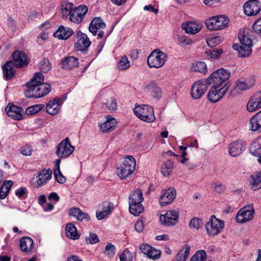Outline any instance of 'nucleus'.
<instances>
[{
    "label": "nucleus",
    "mask_w": 261,
    "mask_h": 261,
    "mask_svg": "<svg viewBox=\"0 0 261 261\" xmlns=\"http://www.w3.org/2000/svg\"><path fill=\"white\" fill-rule=\"evenodd\" d=\"M179 219V212L175 210L168 211L165 214L161 215L160 217L161 222L167 226L174 225Z\"/></svg>",
    "instance_id": "4468645a"
},
{
    "label": "nucleus",
    "mask_w": 261,
    "mask_h": 261,
    "mask_svg": "<svg viewBox=\"0 0 261 261\" xmlns=\"http://www.w3.org/2000/svg\"><path fill=\"white\" fill-rule=\"evenodd\" d=\"M200 221V220L198 219V218H193L189 223L190 227L192 229H195L196 230L198 229V228H199Z\"/></svg>",
    "instance_id": "338daca9"
},
{
    "label": "nucleus",
    "mask_w": 261,
    "mask_h": 261,
    "mask_svg": "<svg viewBox=\"0 0 261 261\" xmlns=\"http://www.w3.org/2000/svg\"><path fill=\"white\" fill-rule=\"evenodd\" d=\"M44 108V105L43 104H37L31 107H28L25 112L28 115H34L39 112L42 109Z\"/></svg>",
    "instance_id": "09e8293b"
},
{
    "label": "nucleus",
    "mask_w": 261,
    "mask_h": 261,
    "mask_svg": "<svg viewBox=\"0 0 261 261\" xmlns=\"http://www.w3.org/2000/svg\"><path fill=\"white\" fill-rule=\"evenodd\" d=\"M39 88L41 94H42V97L47 95L51 90V86L47 84H41L39 85Z\"/></svg>",
    "instance_id": "052dcab7"
},
{
    "label": "nucleus",
    "mask_w": 261,
    "mask_h": 261,
    "mask_svg": "<svg viewBox=\"0 0 261 261\" xmlns=\"http://www.w3.org/2000/svg\"><path fill=\"white\" fill-rule=\"evenodd\" d=\"M227 90L228 87L226 86L221 88L213 86L207 95V99L212 102H216L225 95Z\"/></svg>",
    "instance_id": "ddd939ff"
},
{
    "label": "nucleus",
    "mask_w": 261,
    "mask_h": 261,
    "mask_svg": "<svg viewBox=\"0 0 261 261\" xmlns=\"http://www.w3.org/2000/svg\"><path fill=\"white\" fill-rule=\"evenodd\" d=\"M69 215L76 218L77 220H82L81 218L82 216V211L79 208L73 207L70 208L69 212Z\"/></svg>",
    "instance_id": "4d7b16f0"
},
{
    "label": "nucleus",
    "mask_w": 261,
    "mask_h": 261,
    "mask_svg": "<svg viewBox=\"0 0 261 261\" xmlns=\"http://www.w3.org/2000/svg\"><path fill=\"white\" fill-rule=\"evenodd\" d=\"M72 34L73 31L71 29L60 25L57 31L54 34V36L60 40H67Z\"/></svg>",
    "instance_id": "c85d7f7f"
},
{
    "label": "nucleus",
    "mask_w": 261,
    "mask_h": 261,
    "mask_svg": "<svg viewBox=\"0 0 261 261\" xmlns=\"http://www.w3.org/2000/svg\"><path fill=\"white\" fill-rule=\"evenodd\" d=\"M223 39L220 36L210 37L207 38L206 42L208 46L214 47L222 42Z\"/></svg>",
    "instance_id": "a18cd8bd"
},
{
    "label": "nucleus",
    "mask_w": 261,
    "mask_h": 261,
    "mask_svg": "<svg viewBox=\"0 0 261 261\" xmlns=\"http://www.w3.org/2000/svg\"><path fill=\"white\" fill-rule=\"evenodd\" d=\"M205 227L208 236H215L222 232L224 227V223L215 216H212Z\"/></svg>",
    "instance_id": "0eeeda50"
},
{
    "label": "nucleus",
    "mask_w": 261,
    "mask_h": 261,
    "mask_svg": "<svg viewBox=\"0 0 261 261\" xmlns=\"http://www.w3.org/2000/svg\"><path fill=\"white\" fill-rule=\"evenodd\" d=\"M193 43V41L188 37L182 35L178 36L177 44L180 45H190Z\"/></svg>",
    "instance_id": "5fc2aeb1"
},
{
    "label": "nucleus",
    "mask_w": 261,
    "mask_h": 261,
    "mask_svg": "<svg viewBox=\"0 0 261 261\" xmlns=\"http://www.w3.org/2000/svg\"><path fill=\"white\" fill-rule=\"evenodd\" d=\"M243 9L246 15L254 16L257 15L261 10V4L257 0H250L244 5Z\"/></svg>",
    "instance_id": "2eb2a0df"
},
{
    "label": "nucleus",
    "mask_w": 261,
    "mask_h": 261,
    "mask_svg": "<svg viewBox=\"0 0 261 261\" xmlns=\"http://www.w3.org/2000/svg\"><path fill=\"white\" fill-rule=\"evenodd\" d=\"M144 200L142 192L139 189L134 190L128 197L129 211L135 216H139L144 211L142 202Z\"/></svg>",
    "instance_id": "f257e3e1"
},
{
    "label": "nucleus",
    "mask_w": 261,
    "mask_h": 261,
    "mask_svg": "<svg viewBox=\"0 0 261 261\" xmlns=\"http://www.w3.org/2000/svg\"><path fill=\"white\" fill-rule=\"evenodd\" d=\"M173 162L171 160L164 162L161 166V173L165 177H168L173 169Z\"/></svg>",
    "instance_id": "58836bf2"
},
{
    "label": "nucleus",
    "mask_w": 261,
    "mask_h": 261,
    "mask_svg": "<svg viewBox=\"0 0 261 261\" xmlns=\"http://www.w3.org/2000/svg\"><path fill=\"white\" fill-rule=\"evenodd\" d=\"M252 29L256 33L261 34V18L254 23Z\"/></svg>",
    "instance_id": "69168bd1"
},
{
    "label": "nucleus",
    "mask_w": 261,
    "mask_h": 261,
    "mask_svg": "<svg viewBox=\"0 0 261 261\" xmlns=\"http://www.w3.org/2000/svg\"><path fill=\"white\" fill-rule=\"evenodd\" d=\"M192 70L205 73L207 72V66L204 62H197L193 64L192 66Z\"/></svg>",
    "instance_id": "37998d69"
},
{
    "label": "nucleus",
    "mask_w": 261,
    "mask_h": 261,
    "mask_svg": "<svg viewBox=\"0 0 261 261\" xmlns=\"http://www.w3.org/2000/svg\"><path fill=\"white\" fill-rule=\"evenodd\" d=\"M255 80L253 77L244 81L240 80L236 81L235 85L231 92V95L236 96L241 94L243 91L250 89L253 86Z\"/></svg>",
    "instance_id": "f8f14e48"
},
{
    "label": "nucleus",
    "mask_w": 261,
    "mask_h": 261,
    "mask_svg": "<svg viewBox=\"0 0 261 261\" xmlns=\"http://www.w3.org/2000/svg\"><path fill=\"white\" fill-rule=\"evenodd\" d=\"M106 120L104 123L98 124L100 130L102 133H107L113 130L117 124V121L111 115H108L106 117Z\"/></svg>",
    "instance_id": "393cba45"
},
{
    "label": "nucleus",
    "mask_w": 261,
    "mask_h": 261,
    "mask_svg": "<svg viewBox=\"0 0 261 261\" xmlns=\"http://www.w3.org/2000/svg\"><path fill=\"white\" fill-rule=\"evenodd\" d=\"M14 66L13 62L10 61L2 67L3 76L6 80H10L14 76L16 71Z\"/></svg>",
    "instance_id": "c756f323"
},
{
    "label": "nucleus",
    "mask_w": 261,
    "mask_h": 261,
    "mask_svg": "<svg viewBox=\"0 0 261 261\" xmlns=\"http://www.w3.org/2000/svg\"><path fill=\"white\" fill-rule=\"evenodd\" d=\"M70 20L75 23L79 24L82 22V6L75 8L69 15Z\"/></svg>",
    "instance_id": "4c0bfd02"
},
{
    "label": "nucleus",
    "mask_w": 261,
    "mask_h": 261,
    "mask_svg": "<svg viewBox=\"0 0 261 261\" xmlns=\"http://www.w3.org/2000/svg\"><path fill=\"white\" fill-rule=\"evenodd\" d=\"M251 189L253 190H256L261 188V172L251 175Z\"/></svg>",
    "instance_id": "79ce46f5"
},
{
    "label": "nucleus",
    "mask_w": 261,
    "mask_h": 261,
    "mask_svg": "<svg viewBox=\"0 0 261 261\" xmlns=\"http://www.w3.org/2000/svg\"><path fill=\"white\" fill-rule=\"evenodd\" d=\"M28 89L25 91V96L28 98H39L42 97V94L39 90V85L30 84L27 83Z\"/></svg>",
    "instance_id": "cd10ccee"
},
{
    "label": "nucleus",
    "mask_w": 261,
    "mask_h": 261,
    "mask_svg": "<svg viewBox=\"0 0 261 261\" xmlns=\"http://www.w3.org/2000/svg\"><path fill=\"white\" fill-rule=\"evenodd\" d=\"M44 82V76L40 72L35 73L34 76L31 79L30 84L40 85Z\"/></svg>",
    "instance_id": "603ef678"
},
{
    "label": "nucleus",
    "mask_w": 261,
    "mask_h": 261,
    "mask_svg": "<svg viewBox=\"0 0 261 261\" xmlns=\"http://www.w3.org/2000/svg\"><path fill=\"white\" fill-rule=\"evenodd\" d=\"M208 83L206 80H199L195 82L191 89V95L194 99H198L205 93L208 88Z\"/></svg>",
    "instance_id": "9d476101"
},
{
    "label": "nucleus",
    "mask_w": 261,
    "mask_h": 261,
    "mask_svg": "<svg viewBox=\"0 0 261 261\" xmlns=\"http://www.w3.org/2000/svg\"><path fill=\"white\" fill-rule=\"evenodd\" d=\"M85 241L87 244H94L99 242L98 236L94 233H90L89 236L85 238Z\"/></svg>",
    "instance_id": "6e6d98bb"
},
{
    "label": "nucleus",
    "mask_w": 261,
    "mask_h": 261,
    "mask_svg": "<svg viewBox=\"0 0 261 261\" xmlns=\"http://www.w3.org/2000/svg\"><path fill=\"white\" fill-rule=\"evenodd\" d=\"M260 109H261V92L253 95L247 103V110L249 112H253Z\"/></svg>",
    "instance_id": "6ab92c4d"
},
{
    "label": "nucleus",
    "mask_w": 261,
    "mask_h": 261,
    "mask_svg": "<svg viewBox=\"0 0 261 261\" xmlns=\"http://www.w3.org/2000/svg\"><path fill=\"white\" fill-rule=\"evenodd\" d=\"M32 147L29 145H25L22 147L20 149V152L25 156H30L32 154Z\"/></svg>",
    "instance_id": "0e129e2a"
},
{
    "label": "nucleus",
    "mask_w": 261,
    "mask_h": 261,
    "mask_svg": "<svg viewBox=\"0 0 261 261\" xmlns=\"http://www.w3.org/2000/svg\"><path fill=\"white\" fill-rule=\"evenodd\" d=\"M52 171L50 169H43L38 172L37 176V184L38 187H42L51 177Z\"/></svg>",
    "instance_id": "bb28decb"
},
{
    "label": "nucleus",
    "mask_w": 261,
    "mask_h": 261,
    "mask_svg": "<svg viewBox=\"0 0 261 261\" xmlns=\"http://www.w3.org/2000/svg\"><path fill=\"white\" fill-rule=\"evenodd\" d=\"M206 259V252L200 250L196 252L192 257L191 261H205Z\"/></svg>",
    "instance_id": "de8ad7c7"
},
{
    "label": "nucleus",
    "mask_w": 261,
    "mask_h": 261,
    "mask_svg": "<svg viewBox=\"0 0 261 261\" xmlns=\"http://www.w3.org/2000/svg\"><path fill=\"white\" fill-rule=\"evenodd\" d=\"M130 67V63L127 57L123 56L121 58L117 64V68L121 70H125Z\"/></svg>",
    "instance_id": "c03bdc74"
},
{
    "label": "nucleus",
    "mask_w": 261,
    "mask_h": 261,
    "mask_svg": "<svg viewBox=\"0 0 261 261\" xmlns=\"http://www.w3.org/2000/svg\"><path fill=\"white\" fill-rule=\"evenodd\" d=\"M73 4L67 2H64L61 5V9L60 13L62 14V16L67 18L72 12Z\"/></svg>",
    "instance_id": "a19ab883"
},
{
    "label": "nucleus",
    "mask_w": 261,
    "mask_h": 261,
    "mask_svg": "<svg viewBox=\"0 0 261 261\" xmlns=\"http://www.w3.org/2000/svg\"><path fill=\"white\" fill-rule=\"evenodd\" d=\"M232 48L237 50L239 56L241 57H249L252 53V47L243 45L234 44L232 45Z\"/></svg>",
    "instance_id": "72a5a7b5"
},
{
    "label": "nucleus",
    "mask_w": 261,
    "mask_h": 261,
    "mask_svg": "<svg viewBox=\"0 0 261 261\" xmlns=\"http://www.w3.org/2000/svg\"><path fill=\"white\" fill-rule=\"evenodd\" d=\"M13 64L18 68L28 65L29 59L25 53L21 51H16L12 54Z\"/></svg>",
    "instance_id": "f3484780"
},
{
    "label": "nucleus",
    "mask_w": 261,
    "mask_h": 261,
    "mask_svg": "<svg viewBox=\"0 0 261 261\" xmlns=\"http://www.w3.org/2000/svg\"><path fill=\"white\" fill-rule=\"evenodd\" d=\"M65 233L66 236L72 240H77L80 237V233H79L76 227L73 223H68L65 226Z\"/></svg>",
    "instance_id": "f704fd0d"
},
{
    "label": "nucleus",
    "mask_w": 261,
    "mask_h": 261,
    "mask_svg": "<svg viewBox=\"0 0 261 261\" xmlns=\"http://www.w3.org/2000/svg\"><path fill=\"white\" fill-rule=\"evenodd\" d=\"M245 142L237 141L231 143L228 147L229 154L232 156H237L241 154L246 149Z\"/></svg>",
    "instance_id": "aec40b11"
},
{
    "label": "nucleus",
    "mask_w": 261,
    "mask_h": 261,
    "mask_svg": "<svg viewBox=\"0 0 261 261\" xmlns=\"http://www.w3.org/2000/svg\"><path fill=\"white\" fill-rule=\"evenodd\" d=\"M230 76V72L224 68H220L212 73L206 81L208 84H212L213 86L220 87L228 80Z\"/></svg>",
    "instance_id": "7ed1b4c3"
},
{
    "label": "nucleus",
    "mask_w": 261,
    "mask_h": 261,
    "mask_svg": "<svg viewBox=\"0 0 261 261\" xmlns=\"http://www.w3.org/2000/svg\"><path fill=\"white\" fill-rule=\"evenodd\" d=\"M176 191L173 188H169L162 192L159 199V202L162 206L170 204L176 197Z\"/></svg>",
    "instance_id": "a211bd4d"
},
{
    "label": "nucleus",
    "mask_w": 261,
    "mask_h": 261,
    "mask_svg": "<svg viewBox=\"0 0 261 261\" xmlns=\"http://www.w3.org/2000/svg\"><path fill=\"white\" fill-rule=\"evenodd\" d=\"M238 38L241 45L252 47V41L247 32L243 31L242 33L240 32Z\"/></svg>",
    "instance_id": "ea45409f"
},
{
    "label": "nucleus",
    "mask_w": 261,
    "mask_h": 261,
    "mask_svg": "<svg viewBox=\"0 0 261 261\" xmlns=\"http://www.w3.org/2000/svg\"><path fill=\"white\" fill-rule=\"evenodd\" d=\"M106 26V23L100 17H95L91 22L89 30L93 36H97V38L99 39L105 36L103 30L105 29Z\"/></svg>",
    "instance_id": "1a4fd4ad"
},
{
    "label": "nucleus",
    "mask_w": 261,
    "mask_h": 261,
    "mask_svg": "<svg viewBox=\"0 0 261 261\" xmlns=\"http://www.w3.org/2000/svg\"><path fill=\"white\" fill-rule=\"evenodd\" d=\"M145 90L155 98L158 99L162 96V90L154 82H151L147 85L145 87Z\"/></svg>",
    "instance_id": "473e14b6"
},
{
    "label": "nucleus",
    "mask_w": 261,
    "mask_h": 261,
    "mask_svg": "<svg viewBox=\"0 0 261 261\" xmlns=\"http://www.w3.org/2000/svg\"><path fill=\"white\" fill-rule=\"evenodd\" d=\"M255 210L252 204L246 205L238 212L235 219L240 223H246L253 219Z\"/></svg>",
    "instance_id": "6e6552de"
},
{
    "label": "nucleus",
    "mask_w": 261,
    "mask_h": 261,
    "mask_svg": "<svg viewBox=\"0 0 261 261\" xmlns=\"http://www.w3.org/2000/svg\"><path fill=\"white\" fill-rule=\"evenodd\" d=\"M167 60L165 53L156 49L152 51L147 59V64L150 68H159L162 67Z\"/></svg>",
    "instance_id": "39448f33"
},
{
    "label": "nucleus",
    "mask_w": 261,
    "mask_h": 261,
    "mask_svg": "<svg viewBox=\"0 0 261 261\" xmlns=\"http://www.w3.org/2000/svg\"><path fill=\"white\" fill-rule=\"evenodd\" d=\"M91 44V41L88 37L87 35L83 33V47L86 49L89 47Z\"/></svg>",
    "instance_id": "774afa93"
},
{
    "label": "nucleus",
    "mask_w": 261,
    "mask_h": 261,
    "mask_svg": "<svg viewBox=\"0 0 261 261\" xmlns=\"http://www.w3.org/2000/svg\"><path fill=\"white\" fill-rule=\"evenodd\" d=\"M51 63L47 59H43L39 63V68L43 72H47L51 69Z\"/></svg>",
    "instance_id": "8fccbe9b"
},
{
    "label": "nucleus",
    "mask_w": 261,
    "mask_h": 261,
    "mask_svg": "<svg viewBox=\"0 0 261 261\" xmlns=\"http://www.w3.org/2000/svg\"><path fill=\"white\" fill-rule=\"evenodd\" d=\"M116 252L115 246L112 243H109L107 244L105 248L104 253L109 258H112L114 256Z\"/></svg>",
    "instance_id": "3c124183"
},
{
    "label": "nucleus",
    "mask_w": 261,
    "mask_h": 261,
    "mask_svg": "<svg viewBox=\"0 0 261 261\" xmlns=\"http://www.w3.org/2000/svg\"><path fill=\"white\" fill-rule=\"evenodd\" d=\"M75 40L76 42L74 44L75 49L77 51H82V32L80 30L77 32Z\"/></svg>",
    "instance_id": "13d9d810"
},
{
    "label": "nucleus",
    "mask_w": 261,
    "mask_h": 261,
    "mask_svg": "<svg viewBox=\"0 0 261 261\" xmlns=\"http://www.w3.org/2000/svg\"><path fill=\"white\" fill-rule=\"evenodd\" d=\"M249 125L251 130L261 132V110L251 118Z\"/></svg>",
    "instance_id": "2f4dec72"
},
{
    "label": "nucleus",
    "mask_w": 261,
    "mask_h": 261,
    "mask_svg": "<svg viewBox=\"0 0 261 261\" xmlns=\"http://www.w3.org/2000/svg\"><path fill=\"white\" fill-rule=\"evenodd\" d=\"M213 190L217 193H222L225 189V187L222 184L215 182L212 185Z\"/></svg>",
    "instance_id": "680f3d73"
},
{
    "label": "nucleus",
    "mask_w": 261,
    "mask_h": 261,
    "mask_svg": "<svg viewBox=\"0 0 261 261\" xmlns=\"http://www.w3.org/2000/svg\"><path fill=\"white\" fill-rule=\"evenodd\" d=\"M249 150L251 154L257 158V161L261 164V136L250 144Z\"/></svg>",
    "instance_id": "a878e982"
},
{
    "label": "nucleus",
    "mask_w": 261,
    "mask_h": 261,
    "mask_svg": "<svg viewBox=\"0 0 261 261\" xmlns=\"http://www.w3.org/2000/svg\"><path fill=\"white\" fill-rule=\"evenodd\" d=\"M74 150V147L71 145L69 139L66 138L58 145L56 154L59 158H67Z\"/></svg>",
    "instance_id": "9b49d317"
},
{
    "label": "nucleus",
    "mask_w": 261,
    "mask_h": 261,
    "mask_svg": "<svg viewBox=\"0 0 261 261\" xmlns=\"http://www.w3.org/2000/svg\"><path fill=\"white\" fill-rule=\"evenodd\" d=\"M190 246L188 245H186L180 249L175 256V259L172 261H186L190 254Z\"/></svg>",
    "instance_id": "c9c22d12"
},
{
    "label": "nucleus",
    "mask_w": 261,
    "mask_h": 261,
    "mask_svg": "<svg viewBox=\"0 0 261 261\" xmlns=\"http://www.w3.org/2000/svg\"><path fill=\"white\" fill-rule=\"evenodd\" d=\"M229 19L225 15H217L210 17L206 22L207 29L211 31L222 30L228 26Z\"/></svg>",
    "instance_id": "423d86ee"
},
{
    "label": "nucleus",
    "mask_w": 261,
    "mask_h": 261,
    "mask_svg": "<svg viewBox=\"0 0 261 261\" xmlns=\"http://www.w3.org/2000/svg\"><path fill=\"white\" fill-rule=\"evenodd\" d=\"M202 27L201 23L197 21H188L183 23L182 29L185 33L190 35H194L198 33Z\"/></svg>",
    "instance_id": "5701e85b"
},
{
    "label": "nucleus",
    "mask_w": 261,
    "mask_h": 261,
    "mask_svg": "<svg viewBox=\"0 0 261 261\" xmlns=\"http://www.w3.org/2000/svg\"><path fill=\"white\" fill-rule=\"evenodd\" d=\"M223 53L222 49H216L213 50L206 51L207 57L208 59H218Z\"/></svg>",
    "instance_id": "864d4df0"
},
{
    "label": "nucleus",
    "mask_w": 261,
    "mask_h": 261,
    "mask_svg": "<svg viewBox=\"0 0 261 261\" xmlns=\"http://www.w3.org/2000/svg\"><path fill=\"white\" fill-rule=\"evenodd\" d=\"M136 165V160L133 156H126L123 164L117 168V175L120 179H125L133 173Z\"/></svg>",
    "instance_id": "20e7f679"
},
{
    "label": "nucleus",
    "mask_w": 261,
    "mask_h": 261,
    "mask_svg": "<svg viewBox=\"0 0 261 261\" xmlns=\"http://www.w3.org/2000/svg\"><path fill=\"white\" fill-rule=\"evenodd\" d=\"M54 175L58 182L64 184L66 181V178L63 175L60 170H55L54 171Z\"/></svg>",
    "instance_id": "e2e57ef3"
},
{
    "label": "nucleus",
    "mask_w": 261,
    "mask_h": 261,
    "mask_svg": "<svg viewBox=\"0 0 261 261\" xmlns=\"http://www.w3.org/2000/svg\"><path fill=\"white\" fill-rule=\"evenodd\" d=\"M33 241L29 237H23L20 241V248L23 252L31 251L33 247Z\"/></svg>",
    "instance_id": "e433bc0d"
},
{
    "label": "nucleus",
    "mask_w": 261,
    "mask_h": 261,
    "mask_svg": "<svg viewBox=\"0 0 261 261\" xmlns=\"http://www.w3.org/2000/svg\"><path fill=\"white\" fill-rule=\"evenodd\" d=\"M140 250L150 259L155 260L160 257L161 251L148 244H142L140 246Z\"/></svg>",
    "instance_id": "412c9836"
},
{
    "label": "nucleus",
    "mask_w": 261,
    "mask_h": 261,
    "mask_svg": "<svg viewBox=\"0 0 261 261\" xmlns=\"http://www.w3.org/2000/svg\"><path fill=\"white\" fill-rule=\"evenodd\" d=\"M7 114L12 119L20 120L23 118V109L14 105H9L5 108Z\"/></svg>",
    "instance_id": "4be33fe9"
},
{
    "label": "nucleus",
    "mask_w": 261,
    "mask_h": 261,
    "mask_svg": "<svg viewBox=\"0 0 261 261\" xmlns=\"http://www.w3.org/2000/svg\"><path fill=\"white\" fill-rule=\"evenodd\" d=\"M133 112L137 118L144 122L151 123L155 120L153 108L148 105L136 104Z\"/></svg>",
    "instance_id": "f03ea898"
},
{
    "label": "nucleus",
    "mask_w": 261,
    "mask_h": 261,
    "mask_svg": "<svg viewBox=\"0 0 261 261\" xmlns=\"http://www.w3.org/2000/svg\"><path fill=\"white\" fill-rule=\"evenodd\" d=\"M105 105L110 111H115L117 108V102L114 98H111Z\"/></svg>",
    "instance_id": "bf43d9fd"
},
{
    "label": "nucleus",
    "mask_w": 261,
    "mask_h": 261,
    "mask_svg": "<svg viewBox=\"0 0 261 261\" xmlns=\"http://www.w3.org/2000/svg\"><path fill=\"white\" fill-rule=\"evenodd\" d=\"M113 210V203L109 201H105L99 204L96 213V217L97 220H101L106 218Z\"/></svg>",
    "instance_id": "dca6fc26"
},
{
    "label": "nucleus",
    "mask_w": 261,
    "mask_h": 261,
    "mask_svg": "<svg viewBox=\"0 0 261 261\" xmlns=\"http://www.w3.org/2000/svg\"><path fill=\"white\" fill-rule=\"evenodd\" d=\"M134 254L128 249L124 250L119 255L120 261H133Z\"/></svg>",
    "instance_id": "49530a36"
},
{
    "label": "nucleus",
    "mask_w": 261,
    "mask_h": 261,
    "mask_svg": "<svg viewBox=\"0 0 261 261\" xmlns=\"http://www.w3.org/2000/svg\"><path fill=\"white\" fill-rule=\"evenodd\" d=\"M79 59L74 56L67 57L61 62L62 67L64 69H71L78 67Z\"/></svg>",
    "instance_id": "7c9ffc66"
},
{
    "label": "nucleus",
    "mask_w": 261,
    "mask_h": 261,
    "mask_svg": "<svg viewBox=\"0 0 261 261\" xmlns=\"http://www.w3.org/2000/svg\"><path fill=\"white\" fill-rule=\"evenodd\" d=\"M63 99L60 98L49 100L46 106L47 113L52 115L57 114L60 111Z\"/></svg>",
    "instance_id": "b1692460"
}]
</instances>
